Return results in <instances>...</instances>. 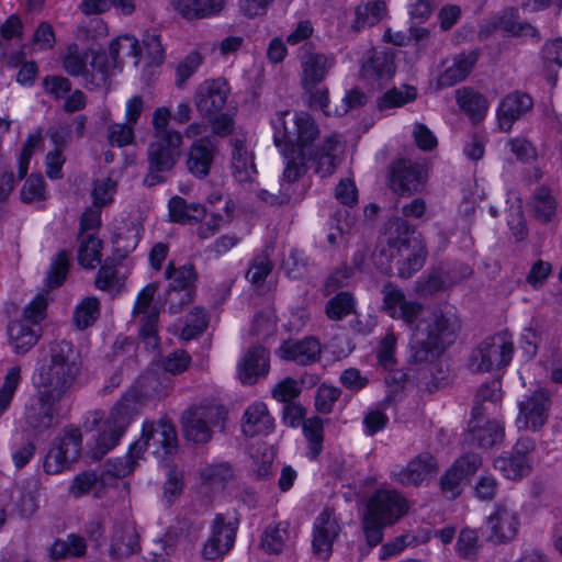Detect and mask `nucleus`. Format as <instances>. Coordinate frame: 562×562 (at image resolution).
Returning <instances> with one entry per match:
<instances>
[{
  "label": "nucleus",
  "mask_w": 562,
  "mask_h": 562,
  "mask_svg": "<svg viewBox=\"0 0 562 562\" xmlns=\"http://www.w3.org/2000/svg\"><path fill=\"white\" fill-rule=\"evenodd\" d=\"M273 143L284 158V170L280 179L281 191L286 198L294 192L295 182L310 162L321 177L331 175L336 168L334 153L341 145L337 135L319 140V128L314 119L304 111H277L271 117Z\"/></svg>",
  "instance_id": "f257e3e1"
},
{
  "label": "nucleus",
  "mask_w": 562,
  "mask_h": 562,
  "mask_svg": "<svg viewBox=\"0 0 562 562\" xmlns=\"http://www.w3.org/2000/svg\"><path fill=\"white\" fill-rule=\"evenodd\" d=\"M382 310L392 318L403 321L411 330L409 348L416 361L428 360L435 349L450 345L460 328V322L451 310H428L408 300L394 284L382 290Z\"/></svg>",
  "instance_id": "f03ea898"
},
{
  "label": "nucleus",
  "mask_w": 562,
  "mask_h": 562,
  "mask_svg": "<svg viewBox=\"0 0 562 562\" xmlns=\"http://www.w3.org/2000/svg\"><path fill=\"white\" fill-rule=\"evenodd\" d=\"M81 370V356L69 342H55L49 348V355L37 361L32 375L36 389L25 408L26 423L42 429L52 425L54 415L59 411V402L72 387Z\"/></svg>",
  "instance_id": "7ed1b4c3"
},
{
  "label": "nucleus",
  "mask_w": 562,
  "mask_h": 562,
  "mask_svg": "<svg viewBox=\"0 0 562 562\" xmlns=\"http://www.w3.org/2000/svg\"><path fill=\"white\" fill-rule=\"evenodd\" d=\"M168 387L169 382L160 381L153 374L143 375L135 381L105 417L95 413L94 430L91 434L94 440L93 456L100 458L113 449L145 402L161 396Z\"/></svg>",
  "instance_id": "20e7f679"
},
{
  "label": "nucleus",
  "mask_w": 562,
  "mask_h": 562,
  "mask_svg": "<svg viewBox=\"0 0 562 562\" xmlns=\"http://www.w3.org/2000/svg\"><path fill=\"white\" fill-rule=\"evenodd\" d=\"M425 255L420 236L411 231L405 221L396 218L390 221L385 227L376 265L387 272L390 265L394 263L400 277L408 278L423 267Z\"/></svg>",
  "instance_id": "39448f33"
},
{
  "label": "nucleus",
  "mask_w": 562,
  "mask_h": 562,
  "mask_svg": "<svg viewBox=\"0 0 562 562\" xmlns=\"http://www.w3.org/2000/svg\"><path fill=\"white\" fill-rule=\"evenodd\" d=\"M139 44L133 34H121L114 37L109 45V55L92 56L91 69L102 76L122 69L125 63L133 60L134 65L139 63L143 53L148 56L149 64L159 65L164 58V49L159 34L156 31H147Z\"/></svg>",
  "instance_id": "423d86ee"
},
{
  "label": "nucleus",
  "mask_w": 562,
  "mask_h": 562,
  "mask_svg": "<svg viewBox=\"0 0 562 562\" xmlns=\"http://www.w3.org/2000/svg\"><path fill=\"white\" fill-rule=\"evenodd\" d=\"M407 510V501L396 491H376L369 499L362 519V528L369 546L379 544L383 538V528L395 524Z\"/></svg>",
  "instance_id": "0eeeda50"
},
{
  "label": "nucleus",
  "mask_w": 562,
  "mask_h": 562,
  "mask_svg": "<svg viewBox=\"0 0 562 562\" xmlns=\"http://www.w3.org/2000/svg\"><path fill=\"white\" fill-rule=\"evenodd\" d=\"M182 136L179 132H169L167 135L154 137L148 147L149 173L145 178L148 186L164 180L161 172L171 170L181 153Z\"/></svg>",
  "instance_id": "6e6552de"
},
{
  "label": "nucleus",
  "mask_w": 562,
  "mask_h": 562,
  "mask_svg": "<svg viewBox=\"0 0 562 562\" xmlns=\"http://www.w3.org/2000/svg\"><path fill=\"white\" fill-rule=\"evenodd\" d=\"M513 338L507 331L486 338L473 352L472 370L487 372L508 366L513 358Z\"/></svg>",
  "instance_id": "1a4fd4ad"
},
{
  "label": "nucleus",
  "mask_w": 562,
  "mask_h": 562,
  "mask_svg": "<svg viewBox=\"0 0 562 562\" xmlns=\"http://www.w3.org/2000/svg\"><path fill=\"white\" fill-rule=\"evenodd\" d=\"M157 288L154 283L144 286L137 294L132 311L134 321L139 325V338L144 347L155 352L158 347V310L154 303Z\"/></svg>",
  "instance_id": "9d476101"
},
{
  "label": "nucleus",
  "mask_w": 562,
  "mask_h": 562,
  "mask_svg": "<svg viewBox=\"0 0 562 562\" xmlns=\"http://www.w3.org/2000/svg\"><path fill=\"white\" fill-rule=\"evenodd\" d=\"M177 448V436L175 427L166 422L145 423L139 440L131 447V453L148 451L158 459L171 454Z\"/></svg>",
  "instance_id": "9b49d317"
},
{
  "label": "nucleus",
  "mask_w": 562,
  "mask_h": 562,
  "mask_svg": "<svg viewBox=\"0 0 562 562\" xmlns=\"http://www.w3.org/2000/svg\"><path fill=\"white\" fill-rule=\"evenodd\" d=\"M81 436L78 429L68 428L52 443L45 460L44 470L57 474L70 468L80 454Z\"/></svg>",
  "instance_id": "f8f14e48"
},
{
  "label": "nucleus",
  "mask_w": 562,
  "mask_h": 562,
  "mask_svg": "<svg viewBox=\"0 0 562 562\" xmlns=\"http://www.w3.org/2000/svg\"><path fill=\"white\" fill-rule=\"evenodd\" d=\"M81 436L78 429L68 428L52 443L45 460L44 470L57 474L70 468L80 454Z\"/></svg>",
  "instance_id": "ddd939ff"
},
{
  "label": "nucleus",
  "mask_w": 562,
  "mask_h": 562,
  "mask_svg": "<svg viewBox=\"0 0 562 562\" xmlns=\"http://www.w3.org/2000/svg\"><path fill=\"white\" fill-rule=\"evenodd\" d=\"M81 436L78 429L68 428L52 443L45 460L44 470L57 474L70 468L80 454Z\"/></svg>",
  "instance_id": "4468645a"
},
{
  "label": "nucleus",
  "mask_w": 562,
  "mask_h": 562,
  "mask_svg": "<svg viewBox=\"0 0 562 562\" xmlns=\"http://www.w3.org/2000/svg\"><path fill=\"white\" fill-rule=\"evenodd\" d=\"M518 414L515 420L519 431H539L548 420L550 397L544 390H537L522 395L518 402Z\"/></svg>",
  "instance_id": "2eb2a0df"
},
{
  "label": "nucleus",
  "mask_w": 562,
  "mask_h": 562,
  "mask_svg": "<svg viewBox=\"0 0 562 562\" xmlns=\"http://www.w3.org/2000/svg\"><path fill=\"white\" fill-rule=\"evenodd\" d=\"M536 443L531 438H520L510 453H504L494 460V468L507 480L519 481L530 474L532 461L529 454Z\"/></svg>",
  "instance_id": "dca6fc26"
},
{
  "label": "nucleus",
  "mask_w": 562,
  "mask_h": 562,
  "mask_svg": "<svg viewBox=\"0 0 562 562\" xmlns=\"http://www.w3.org/2000/svg\"><path fill=\"white\" fill-rule=\"evenodd\" d=\"M226 412L221 406L195 407L183 416V431L189 440L205 442L211 438V429L222 426Z\"/></svg>",
  "instance_id": "f3484780"
},
{
  "label": "nucleus",
  "mask_w": 562,
  "mask_h": 562,
  "mask_svg": "<svg viewBox=\"0 0 562 562\" xmlns=\"http://www.w3.org/2000/svg\"><path fill=\"white\" fill-rule=\"evenodd\" d=\"M341 524L334 512L324 509L314 520L312 550L318 559L327 560L341 532Z\"/></svg>",
  "instance_id": "a211bd4d"
},
{
  "label": "nucleus",
  "mask_w": 562,
  "mask_h": 562,
  "mask_svg": "<svg viewBox=\"0 0 562 562\" xmlns=\"http://www.w3.org/2000/svg\"><path fill=\"white\" fill-rule=\"evenodd\" d=\"M238 521L234 515H217L211 527V535L203 547L206 559H216L227 553L235 541Z\"/></svg>",
  "instance_id": "6ab92c4d"
},
{
  "label": "nucleus",
  "mask_w": 562,
  "mask_h": 562,
  "mask_svg": "<svg viewBox=\"0 0 562 562\" xmlns=\"http://www.w3.org/2000/svg\"><path fill=\"white\" fill-rule=\"evenodd\" d=\"M166 278L169 280V290L165 301L169 304L170 310L176 312L191 301L195 273L191 266L184 265L176 269L170 263L166 271Z\"/></svg>",
  "instance_id": "aec40b11"
},
{
  "label": "nucleus",
  "mask_w": 562,
  "mask_h": 562,
  "mask_svg": "<svg viewBox=\"0 0 562 562\" xmlns=\"http://www.w3.org/2000/svg\"><path fill=\"white\" fill-rule=\"evenodd\" d=\"M520 519L512 503H499L487 518L490 539L495 543L509 542L518 535Z\"/></svg>",
  "instance_id": "412c9836"
},
{
  "label": "nucleus",
  "mask_w": 562,
  "mask_h": 562,
  "mask_svg": "<svg viewBox=\"0 0 562 562\" xmlns=\"http://www.w3.org/2000/svg\"><path fill=\"white\" fill-rule=\"evenodd\" d=\"M482 465L477 454H465L459 458L441 480V488L448 498H456L461 493L462 484Z\"/></svg>",
  "instance_id": "4be33fe9"
},
{
  "label": "nucleus",
  "mask_w": 562,
  "mask_h": 562,
  "mask_svg": "<svg viewBox=\"0 0 562 562\" xmlns=\"http://www.w3.org/2000/svg\"><path fill=\"white\" fill-rule=\"evenodd\" d=\"M207 207L203 217L204 223L199 227L198 234L201 238H209L221 227L225 226L233 217L234 203L229 200H223L220 192L211 193L206 199Z\"/></svg>",
  "instance_id": "5701e85b"
},
{
  "label": "nucleus",
  "mask_w": 562,
  "mask_h": 562,
  "mask_svg": "<svg viewBox=\"0 0 562 562\" xmlns=\"http://www.w3.org/2000/svg\"><path fill=\"white\" fill-rule=\"evenodd\" d=\"M437 473V463L430 454H420L406 467L395 469L391 473L393 482L403 486H418Z\"/></svg>",
  "instance_id": "b1692460"
},
{
  "label": "nucleus",
  "mask_w": 562,
  "mask_h": 562,
  "mask_svg": "<svg viewBox=\"0 0 562 562\" xmlns=\"http://www.w3.org/2000/svg\"><path fill=\"white\" fill-rule=\"evenodd\" d=\"M477 61L475 52L462 53L443 61L445 69L431 81L436 89L451 87L464 80Z\"/></svg>",
  "instance_id": "393cba45"
},
{
  "label": "nucleus",
  "mask_w": 562,
  "mask_h": 562,
  "mask_svg": "<svg viewBox=\"0 0 562 562\" xmlns=\"http://www.w3.org/2000/svg\"><path fill=\"white\" fill-rule=\"evenodd\" d=\"M228 94V87L223 79L207 80L195 92L194 102L203 115H212L223 109Z\"/></svg>",
  "instance_id": "a878e982"
},
{
  "label": "nucleus",
  "mask_w": 562,
  "mask_h": 562,
  "mask_svg": "<svg viewBox=\"0 0 562 562\" xmlns=\"http://www.w3.org/2000/svg\"><path fill=\"white\" fill-rule=\"evenodd\" d=\"M269 353L262 347L250 348L237 362V375L241 383L254 384L269 372Z\"/></svg>",
  "instance_id": "bb28decb"
},
{
  "label": "nucleus",
  "mask_w": 562,
  "mask_h": 562,
  "mask_svg": "<svg viewBox=\"0 0 562 562\" xmlns=\"http://www.w3.org/2000/svg\"><path fill=\"white\" fill-rule=\"evenodd\" d=\"M42 336L40 328L34 327L23 319H11L7 325V342L12 352L16 355L27 353Z\"/></svg>",
  "instance_id": "cd10ccee"
},
{
  "label": "nucleus",
  "mask_w": 562,
  "mask_h": 562,
  "mask_svg": "<svg viewBox=\"0 0 562 562\" xmlns=\"http://www.w3.org/2000/svg\"><path fill=\"white\" fill-rule=\"evenodd\" d=\"M532 106L530 97L515 92L506 95L499 103L496 116L503 132H509L514 123L526 114Z\"/></svg>",
  "instance_id": "c85d7f7f"
},
{
  "label": "nucleus",
  "mask_w": 562,
  "mask_h": 562,
  "mask_svg": "<svg viewBox=\"0 0 562 562\" xmlns=\"http://www.w3.org/2000/svg\"><path fill=\"white\" fill-rule=\"evenodd\" d=\"M469 435L479 446L490 448L503 440L504 426L499 420L486 419L481 413L474 412Z\"/></svg>",
  "instance_id": "c756f323"
},
{
  "label": "nucleus",
  "mask_w": 562,
  "mask_h": 562,
  "mask_svg": "<svg viewBox=\"0 0 562 562\" xmlns=\"http://www.w3.org/2000/svg\"><path fill=\"white\" fill-rule=\"evenodd\" d=\"M215 146L207 139L194 142L187 155V168L196 178L209 175L215 157Z\"/></svg>",
  "instance_id": "7c9ffc66"
},
{
  "label": "nucleus",
  "mask_w": 562,
  "mask_h": 562,
  "mask_svg": "<svg viewBox=\"0 0 562 562\" xmlns=\"http://www.w3.org/2000/svg\"><path fill=\"white\" fill-rule=\"evenodd\" d=\"M321 345L315 338H305L301 341H285L278 350V356L286 361L307 364L318 359Z\"/></svg>",
  "instance_id": "2f4dec72"
},
{
  "label": "nucleus",
  "mask_w": 562,
  "mask_h": 562,
  "mask_svg": "<svg viewBox=\"0 0 562 562\" xmlns=\"http://www.w3.org/2000/svg\"><path fill=\"white\" fill-rule=\"evenodd\" d=\"M501 30L514 36L530 37L537 36V30L530 24L516 22V11L509 9L501 15L493 18L481 29L482 35H488L493 31Z\"/></svg>",
  "instance_id": "473e14b6"
},
{
  "label": "nucleus",
  "mask_w": 562,
  "mask_h": 562,
  "mask_svg": "<svg viewBox=\"0 0 562 562\" xmlns=\"http://www.w3.org/2000/svg\"><path fill=\"white\" fill-rule=\"evenodd\" d=\"M117 261L115 267L104 265L100 268L95 279L98 289L112 293H117L123 289L127 274L133 269L135 261L134 258L127 259L125 262Z\"/></svg>",
  "instance_id": "72a5a7b5"
},
{
  "label": "nucleus",
  "mask_w": 562,
  "mask_h": 562,
  "mask_svg": "<svg viewBox=\"0 0 562 562\" xmlns=\"http://www.w3.org/2000/svg\"><path fill=\"white\" fill-rule=\"evenodd\" d=\"M333 65V59L323 54H311L302 59V83L312 93L311 97L315 93L312 90L324 80Z\"/></svg>",
  "instance_id": "f704fd0d"
},
{
  "label": "nucleus",
  "mask_w": 562,
  "mask_h": 562,
  "mask_svg": "<svg viewBox=\"0 0 562 562\" xmlns=\"http://www.w3.org/2000/svg\"><path fill=\"white\" fill-rule=\"evenodd\" d=\"M140 224L132 222L122 226H115L112 233L114 247L113 259L122 260L127 254L135 250L140 240Z\"/></svg>",
  "instance_id": "c9c22d12"
},
{
  "label": "nucleus",
  "mask_w": 562,
  "mask_h": 562,
  "mask_svg": "<svg viewBox=\"0 0 562 562\" xmlns=\"http://www.w3.org/2000/svg\"><path fill=\"white\" fill-rule=\"evenodd\" d=\"M272 426L273 420L265 403L256 402L246 408L241 426L246 436L268 434Z\"/></svg>",
  "instance_id": "e433bc0d"
},
{
  "label": "nucleus",
  "mask_w": 562,
  "mask_h": 562,
  "mask_svg": "<svg viewBox=\"0 0 562 562\" xmlns=\"http://www.w3.org/2000/svg\"><path fill=\"white\" fill-rule=\"evenodd\" d=\"M172 8L186 19H203L220 13L224 0H171Z\"/></svg>",
  "instance_id": "4c0bfd02"
},
{
  "label": "nucleus",
  "mask_w": 562,
  "mask_h": 562,
  "mask_svg": "<svg viewBox=\"0 0 562 562\" xmlns=\"http://www.w3.org/2000/svg\"><path fill=\"white\" fill-rule=\"evenodd\" d=\"M459 108L473 121H481L487 114L490 103L486 98L471 88L456 91Z\"/></svg>",
  "instance_id": "58836bf2"
},
{
  "label": "nucleus",
  "mask_w": 562,
  "mask_h": 562,
  "mask_svg": "<svg viewBox=\"0 0 562 562\" xmlns=\"http://www.w3.org/2000/svg\"><path fill=\"white\" fill-rule=\"evenodd\" d=\"M232 172L238 182L252 181L256 175L252 154L239 139H237L234 144L232 156Z\"/></svg>",
  "instance_id": "ea45409f"
},
{
  "label": "nucleus",
  "mask_w": 562,
  "mask_h": 562,
  "mask_svg": "<svg viewBox=\"0 0 562 562\" xmlns=\"http://www.w3.org/2000/svg\"><path fill=\"white\" fill-rule=\"evenodd\" d=\"M77 259L85 269H94L102 259V241L94 234L78 237Z\"/></svg>",
  "instance_id": "a19ab883"
},
{
  "label": "nucleus",
  "mask_w": 562,
  "mask_h": 562,
  "mask_svg": "<svg viewBox=\"0 0 562 562\" xmlns=\"http://www.w3.org/2000/svg\"><path fill=\"white\" fill-rule=\"evenodd\" d=\"M364 101L366 97L363 93L359 90H350L342 99V102L345 103L342 111H339L338 109L333 111L328 106L327 91L325 89H321L316 90L312 95L311 105L322 110L326 115H342L349 110L363 104Z\"/></svg>",
  "instance_id": "79ce46f5"
},
{
  "label": "nucleus",
  "mask_w": 562,
  "mask_h": 562,
  "mask_svg": "<svg viewBox=\"0 0 562 562\" xmlns=\"http://www.w3.org/2000/svg\"><path fill=\"white\" fill-rule=\"evenodd\" d=\"M292 542V532L286 521L269 526L262 537L261 546L269 553H280Z\"/></svg>",
  "instance_id": "37998d69"
},
{
  "label": "nucleus",
  "mask_w": 562,
  "mask_h": 562,
  "mask_svg": "<svg viewBox=\"0 0 562 562\" xmlns=\"http://www.w3.org/2000/svg\"><path fill=\"white\" fill-rule=\"evenodd\" d=\"M168 209L170 220L181 224L201 220L206 213L204 206L195 203L187 204V202L179 196H173L169 200Z\"/></svg>",
  "instance_id": "c03bdc74"
},
{
  "label": "nucleus",
  "mask_w": 562,
  "mask_h": 562,
  "mask_svg": "<svg viewBox=\"0 0 562 562\" xmlns=\"http://www.w3.org/2000/svg\"><path fill=\"white\" fill-rule=\"evenodd\" d=\"M395 72L392 56L383 55L374 57L370 64L362 66V75L368 80L376 81L379 85L390 80Z\"/></svg>",
  "instance_id": "a18cd8bd"
},
{
  "label": "nucleus",
  "mask_w": 562,
  "mask_h": 562,
  "mask_svg": "<svg viewBox=\"0 0 562 562\" xmlns=\"http://www.w3.org/2000/svg\"><path fill=\"white\" fill-rule=\"evenodd\" d=\"M533 216L542 223L552 221L557 214V202L549 190H537L529 203Z\"/></svg>",
  "instance_id": "49530a36"
},
{
  "label": "nucleus",
  "mask_w": 562,
  "mask_h": 562,
  "mask_svg": "<svg viewBox=\"0 0 562 562\" xmlns=\"http://www.w3.org/2000/svg\"><path fill=\"white\" fill-rule=\"evenodd\" d=\"M417 97V89L409 85L393 88L386 91L378 100V109L381 111L400 108L414 101Z\"/></svg>",
  "instance_id": "de8ad7c7"
},
{
  "label": "nucleus",
  "mask_w": 562,
  "mask_h": 562,
  "mask_svg": "<svg viewBox=\"0 0 562 562\" xmlns=\"http://www.w3.org/2000/svg\"><path fill=\"white\" fill-rule=\"evenodd\" d=\"M50 301V292L46 289L41 290L24 307L20 319H23L25 323L36 327L46 317V308Z\"/></svg>",
  "instance_id": "09e8293b"
},
{
  "label": "nucleus",
  "mask_w": 562,
  "mask_h": 562,
  "mask_svg": "<svg viewBox=\"0 0 562 562\" xmlns=\"http://www.w3.org/2000/svg\"><path fill=\"white\" fill-rule=\"evenodd\" d=\"M138 537L132 525H126L123 529L115 531L111 553L115 557H125L137 550Z\"/></svg>",
  "instance_id": "8fccbe9b"
},
{
  "label": "nucleus",
  "mask_w": 562,
  "mask_h": 562,
  "mask_svg": "<svg viewBox=\"0 0 562 562\" xmlns=\"http://www.w3.org/2000/svg\"><path fill=\"white\" fill-rule=\"evenodd\" d=\"M386 14L385 2L376 0L357 7L355 10L356 20L353 22L355 29H362L373 25L381 21Z\"/></svg>",
  "instance_id": "3c124183"
},
{
  "label": "nucleus",
  "mask_w": 562,
  "mask_h": 562,
  "mask_svg": "<svg viewBox=\"0 0 562 562\" xmlns=\"http://www.w3.org/2000/svg\"><path fill=\"white\" fill-rule=\"evenodd\" d=\"M100 315V302L88 296L81 300L74 312V324L79 329H85L95 323Z\"/></svg>",
  "instance_id": "603ef678"
},
{
  "label": "nucleus",
  "mask_w": 562,
  "mask_h": 562,
  "mask_svg": "<svg viewBox=\"0 0 562 562\" xmlns=\"http://www.w3.org/2000/svg\"><path fill=\"white\" fill-rule=\"evenodd\" d=\"M111 7L116 8L123 14H131L135 9L134 0H82L80 10L90 15L103 13Z\"/></svg>",
  "instance_id": "864d4df0"
},
{
  "label": "nucleus",
  "mask_w": 562,
  "mask_h": 562,
  "mask_svg": "<svg viewBox=\"0 0 562 562\" xmlns=\"http://www.w3.org/2000/svg\"><path fill=\"white\" fill-rule=\"evenodd\" d=\"M274 456L273 448L266 443H260L256 448H251V468L258 477L265 479L272 473Z\"/></svg>",
  "instance_id": "5fc2aeb1"
},
{
  "label": "nucleus",
  "mask_w": 562,
  "mask_h": 562,
  "mask_svg": "<svg viewBox=\"0 0 562 562\" xmlns=\"http://www.w3.org/2000/svg\"><path fill=\"white\" fill-rule=\"evenodd\" d=\"M116 184L117 180L112 173L97 179L91 189L93 206L102 207L111 204L116 192Z\"/></svg>",
  "instance_id": "6e6d98bb"
},
{
  "label": "nucleus",
  "mask_w": 562,
  "mask_h": 562,
  "mask_svg": "<svg viewBox=\"0 0 562 562\" xmlns=\"http://www.w3.org/2000/svg\"><path fill=\"white\" fill-rule=\"evenodd\" d=\"M356 302L348 292H340L331 297L325 306L328 318L338 321L355 312Z\"/></svg>",
  "instance_id": "4d7b16f0"
},
{
  "label": "nucleus",
  "mask_w": 562,
  "mask_h": 562,
  "mask_svg": "<svg viewBox=\"0 0 562 562\" xmlns=\"http://www.w3.org/2000/svg\"><path fill=\"white\" fill-rule=\"evenodd\" d=\"M303 434L308 441L307 457L313 460L322 451L323 424L318 417H313L303 423Z\"/></svg>",
  "instance_id": "13d9d810"
},
{
  "label": "nucleus",
  "mask_w": 562,
  "mask_h": 562,
  "mask_svg": "<svg viewBox=\"0 0 562 562\" xmlns=\"http://www.w3.org/2000/svg\"><path fill=\"white\" fill-rule=\"evenodd\" d=\"M68 256L65 251L58 252L47 271V276L45 279V289L46 290H53L55 288H59L64 281L66 280L67 273H68Z\"/></svg>",
  "instance_id": "bf43d9fd"
},
{
  "label": "nucleus",
  "mask_w": 562,
  "mask_h": 562,
  "mask_svg": "<svg viewBox=\"0 0 562 562\" xmlns=\"http://www.w3.org/2000/svg\"><path fill=\"white\" fill-rule=\"evenodd\" d=\"M21 380V368L19 366L11 367L0 387V414L8 409L14 392Z\"/></svg>",
  "instance_id": "052dcab7"
},
{
  "label": "nucleus",
  "mask_w": 562,
  "mask_h": 562,
  "mask_svg": "<svg viewBox=\"0 0 562 562\" xmlns=\"http://www.w3.org/2000/svg\"><path fill=\"white\" fill-rule=\"evenodd\" d=\"M426 176L427 172L423 166L412 165L398 175L400 187L403 191H416L424 183Z\"/></svg>",
  "instance_id": "680f3d73"
},
{
  "label": "nucleus",
  "mask_w": 562,
  "mask_h": 562,
  "mask_svg": "<svg viewBox=\"0 0 562 562\" xmlns=\"http://www.w3.org/2000/svg\"><path fill=\"white\" fill-rule=\"evenodd\" d=\"M89 56V54L82 55L77 46H70L64 59L66 71L72 76L89 74V67H91V63L89 65L87 63Z\"/></svg>",
  "instance_id": "e2e57ef3"
},
{
  "label": "nucleus",
  "mask_w": 562,
  "mask_h": 562,
  "mask_svg": "<svg viewBox=\"0 0 562 562\" xmlns=\"http://www.w3.org/2000/svg\"><path fill=\"white\" fill-rule=\"evenodd\" d=\"M206 316L202 310L195 308L188 317L187 325L175 331L181 339L190 340L201 334L206 327Z\"/></svg>",
  "instance_id": "0e129e2a"
},
{
  "label": "nucleus",
  "mask_w": 562,
  "mask_h": 562,
  "mask_svg": "<svg viewBox=\"0 0 562 562\" xmlns=\"http://www.w3.org/2000/svg\"><path fill=\"white\" fill-rule=\"evenodd\" d=\"M412 136L417 147L424 151H431L438 145L437 136L423 123L416 122L412 125Z\"/></svg>",
  "instance_id": "69168bd1"
},
{
  "label": "nucleus",
  "mask_w": 562,
  "mask_h": 562,
  "mask_svg": "<svg viewBox=\"0 0 562 562\" xmlns=\"http://www.w3.org/2000/svg\"><path fill=\"white\" fill-rule=\"evenodd\" d=\"M98 483L99 480L93 472H83L74 479L69 492L75 497H80L88 493H95Z\"/></svg>",
  "instance_id": "338daca9"
},
{
  "label": "nucleus",
  "mask_w": 562,
  "mask_h": 562,
  "mask_svg": "<svg viewBox=\"0 0 562 562\" xmlns=\"http://www.w3.org/2000/svg\"><path fill=\"white\" fill-rule=\"evenodd\" d=\"M480 547L477 532L473 529H462L457 541V551L461 557L472 558Z\"/></svg>",
  "instance_id": "774afa93"
}]
</instances>
